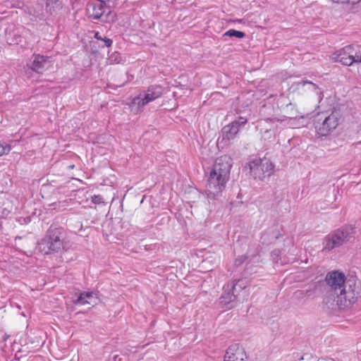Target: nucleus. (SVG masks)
<instances>
[{
	"instance_id": "f257e3e1",
	"label": "nucleus",
	"mask_w": 361,
	"mask_h": 361,
	"mask_svg": "<svg viewBox=\"0 0 361 361\" xmlns=\"http://www.w3.org/2000/svg\"><path fill=\"white\" fill-rule=\"evenodd\" d=\"M231 166V159L228 156H221L215 160L207 185V197L209 202L210 200L217 199L225 188L230 177Z\"/></svg>"
},
{
	"instance_id": "f03ea898",
	"label": "nucleus",
	"mask_w": 361,
	"mask_h": 361,
	"mask_svg": "<svg viewBox=\"0 0 361 361\" xmlns=\"http://www.w3.org/2000/svg\"><path fill=\"white\" fill-rule=\"evenodd\" d=\"M360 292V286L356 281H350L341 293L331 289L326 290L323 302L329 309L345 308L357 301Z\"/></svg>"
},
{
	"instance_id": "7ed1b4c3",
	"label": "nucleus",
	"mask_w": 361,
	"mask_h": 361,
	"mask_svg": "<svg viewBox=\"0 0 361 361\" xmlns=\"http://www.w3.org/2000/svg\"><path fill=\"white\" fill-rule=\"evenodd\" d=\"M65 230L63 227L52 224L44 236L38 242L37 249L44 255H52L64 249Z\"/></svg>"
},
{
	"instance_id": "20e7f679",
	"label": "nucleus",
	"mask_w": 361,
	"mask_h": 361,
	"mask_svg": "<svg viewBox=\"0 0 361 361\" xmlns=\"http://www.w3.org/2000/svg\"><path fill=\"white\" fill-rule=\"evenodd\" d=\"M355 233V228L350 225H345L331 231L324 238L322 251L329 252L342 246L353 239Z\"/></svg>"
},
{
	"instance_id": "39448f33",
	"label": "nucleus",
	"mask_w": 361,
	"mask_h": 361,
	"mask_svg": "<svg viewBox=\"0 0 361 361\" xmlns=\"http://www.w3.org/2000/svg\"><path fill=\"white\" fill-rule=\"evenodd\" d=\"M250 173L255 179L264 180L274 172V164L268 160L255 159L250 162Z\"/></svg>"
},
{
	"instance_id": "423d86ee",
	"label": "nucleus",
	"mask_w": 361,
	"mask_h": 361,
	"mask_svg": "<svg viewBox=\"0 0 361 361\" xmlns=\"http://www.w3.org/2000/svg\"><path fill=\"white\" fill-rule=\"evenodd\" d=\"M109 0H93L87 6V13L88 18L92 20L101 19L106 13V17L111 13V10L106 6V2Z\"/></svg>"
},
{
	"instance_id": "0eeeda50",
	"label": "nucleus",
	"mask_w": 361,
	"mask_h": 361,
	"mask_svg": "<svg viewBox=\"0 0 361 361\" xmlns=\"http://www.w3.org/2000/svg\"><path fill=\"white\" fill-rule=\"evenodd\" d=\"M163 94V87L160 85H151L147 90L140 93L133 99V103L138 106H144L148 103L160 97Z\"/></svg>"
},
{
	"instance_id": "6e6552de",
	"label": "nucleus",
	"mask_w": 361,
	"mask_h": 361,
	"mask_svg": "<svg viewBox=\"0 0 361 361\" xmlns=\"http://www.w3.org/2000/svg\"><path fill=\"white\" fill-rule=\"evenodd\" d=\"M325 281L328 285V289L339 291L346 288V285L350 281H355V279H349L346 281L345 275L339 271H333L329 272L325 278Z\"/></svg>"
},
{
	"instance_id": "1a4fd4ad",
	"label": "nucleus",
	"mask_w": 361,
	"mask_h": 361,
	"mask_svg": "<svg viewBox=\"0 0 361 361\" xmlns=\"http://www.w3.org/2000/svg\"><path fill=\"white\" fill-rule=\"evenodd\" d=\"M247 122V118L238 116L237 119L225 126L222 128L223 138L228 140H233L238 133L240 129L243 128Z\"/></svg>"
},
{
	"instance_id": "9d476101",
	"label": "nucleus",
	"mask_w": 361,
	"mask_h": 361,
	"mask_svg": "<svg viewBox=\"0 0 361 361\" xmlns=\"http://www.w3.org/2000/svg\"><path fill=\"white\" fill-rule=\"evenodd\" d=\"M353 47L352 44L347 45L331 55V59L334 62H338L344 66H350L354 63L353 59Z\"/></svg>"
},
{
	"instance_id": "9b49d317",
	"label": "nucleus",
	"mask_w": 361,
	"mask_h": 361,
	"mask_svg": "<svg viewBox=\"0 0 361 361\" xmlns=\"http://www.w3.org/2000/svg\"><path fill=\"white\" fill-rule=\"evenodd\" d=\"M338 125V118L334 114H331L326 117L322 123H318L315 125L317 134L319 136H326L329 135Z\"/></svg>"
},
{
	"instance_id": "f8f14e48",
	"label": "nucleus",
	"mask_w": 361,
	"mask_h": 361,
	"mask_svg": "<svg viewBox=\"0 0 361 361\" xmlns=\"http://www.w3.org/2000/svg\"><path fill=\"white\" fill-rule=\"evenodd\" d=\"M246 354L238 343L231 345L226 350L224 361H246Z\"/></svg>"
},
{
	"instance_id": "ddd939ff",
	"label": "nucleus",
	"mask_w": 361,
	"mask_h": 361,
	"mask_svg": "<svg viewBox=\"0 0 361 361\" xmlns=\"http://www.w3.org/2000/svg\"><path fill=\"white\" fill-rule=\"evenodd\" d=\"M238 298L232 289L228 288V285L224 286V291L219 298V302L222 307L231 309L235 306V302Z\"/></svg>"
},
{
	"instance_id": "4468645a",
	"label": "nucleus",
	"mask_w": 361,
	"mask_h": 361,
	"mask_svg": "<svg viewBox=\"0 0 361 361\" xmlns=\"http://www.w3.org/2000/svg\"><path fill=\"white\" fill-rule=\"evenodd\" d=\"M281 235L278 225L275 224L262 233L260 240L262 244L268 245L274 243Z\"/></svg>"
},
{
	"instance_id": "2eb2a0df",
	"label": "nucleus",
	"mask_w": 361,
	"mask_h": 361,
	"mask_svg": "<svg viewBox=\"0 0 361 361\" xmlns=\"http://www.w3.org/2000/svg\"><path fill=\"white\" fill-rule=\"evenodd\" d=\"M47 57L40 54H34L30 63L27 64L28 67L33 71L41 73H42L44 66L47 63Z\"/></svg>"
},
{
	"instance_id": "dca6fc26",
	"label": "nucleus",
	"mask_w": 361,
	"mask_h": 361,
	"mask_svg": "<svg viewBox=\"0 0 361 361\" xmlns=\"http://www.w3.org/2000/svg\"><path fill=\"white\" fill-rule=\"evenodd\" d=\"M228 288H231L238 298L243 297L244 298L248 294L246 290L247 281L245 279L235 280L231 283H228Z\"/></svg>"
},
{
	"instance_id": "f3484780",
	"label": "nucleus",
	"mask_w": 361,
	"mask_h": 361,
	"mask_svg": "<svg viewBox=\"0 0 361 361\" xmlns=\"http://www.w3.org/2000/svg\"><path fill=\"white\" fill-rule=\"evenodd\" d=\"M98 298L97 297V294L94 292H82L80 293L79 296L76 300L73 301L75 304L79 305H96Z\"/></svg>"
},
{
	"instance_id": "a211bd4d",
	"label": "nucleus",
	"mask_w": 361,
	"mask_h": 361,
	"mask_svg": "<svg viewBox=\"0 0 361 361\" xmlns=\"http://www.w3.org/2000/svg\"><path fill=\"white\" fill-rule=\"evenodd\" d=\"M37 3L41 6L45 4L46 11L50 15H54L63 7L60 0H37Z\"/></svg>"
},
{
	"instance_id": "6ab92c4d",
	"label": "nucleus",
	"mask_w": 361,
	"mask_h": 361,
	"mask_svg": "<svg viewBox=\"0 0 361 361\" xmlns=\"http://www.w3.org/2000/svg\"><path fill=\"white\" fill-rule=\"evenodd\" d=\"M298 88L306 87L305 90L309 91H317V94H322V92L319 90V87L314 82L309 80H301L297 83Z\"/></svg>"
},
{
	"instance_id": "aec40b11",
	"label": "nucleus",
	"mask_w": 361,
	"mask_h": 361,
	"mask_svg": "<svg viewBox=\"0 0 361 361\" xmlns=\"http://www.w3.org/2000/svg\"><path fill=\"white\" fill-rule=\"evenodd\" d=\"M353 47V59L354 63H361V44H352Z\"/></svg>"
},
{
	"instance_id": "412c9836",
	"label": "nucleus",
	"mask_w": 361,
	"mask_h": 361,
	"mask_svg": "<svg viewBox=\"0 0 361 361\" xmlns=\"http://www.w3.org/2000/svg\"><path fill=\"white\" fill-rule=\"evenodd\" d=\"M224 36H228V37H235L236 38H243L245 37V33L242 31L235 30L233 29L228 30L226 31Z\"/></svg>"
},
{
	"instance_id": "4be33fe9",
	"label": "nucleus",
	"mask_w": 361,
	"mask_h": 361,
	"mask_svg": "<svg viewBox=\"0 0 361 361\" xmlns=\"http://www.w3.org/2000/svg\"><path fill=\"white\" fill-rule=\"evenodd\" d=\"M11 149V148L9 145L0 141V156L8 154Z\"/></svg>"
},
{
	"instance_id": "5701e85b",
	"label": "nucleus",
	"mask_w": 361,
	"mask_h": 361,
	"mask_svg": "<svg viewBox=\"0 0 361 361\" xmlns=\"http://www.w3.org/2000/svg\"><path fill=\"white\" fill-rule=\"evenodd\" d=\"M281 252L279 249H275L271 252V257L274 262H278L280 259Z\"/></svg>"
},
{
	"instance_id": "b1692460",
	"label": "nucleus",
	"mask_w": 361,
	"mask_h": 361,
	"mask_svg": "<svg viewBox=\"0 0 361 361\" xmlns=\"http://www.w3.org/2000/svg\"><path fill=\"white\" fill-rule=\"evenodd\" d=\"M92 202H93L95 204L103 203V197L99 195H94L92 197Z\"/></svg>"
},
{
	"instance_id": "393cba45",
	"label": "nucleus",
	"mask_w": 361,
	"mask_h": 361,
	"mask_svg": "<svg viewBox=\"0 0 361 361\" xmlns=\"http://www.w3.org/2000/svg\"><path fill=\"white\" fill-rule=\"evenodd\" d=\"M298 121V120H297L296 117L289 118L290 125L293 126L294 128H300L301 126H303V124H300Z\"/></svg>"
},
{
	"instance_id": "a878e982",
	"label": "nucleus",
	"mask_w": 361,
	"mask_h": 361,
	"mask_svg": "<svg viewBox=\"0 0 361 361\" xmlns=\"http://www.w3.org/2000/svg\"><path fill=\"white\" fill-rule=\"evenodd\" d=\"M33 16L40 20L44 18V13L42 10L40 11H34Z\"/></svg>"
},
{
	"instance_id": "bb28decb",
	"label": "nucleus",
	"mask_w": 361,
	"mask_h": 361,
	"mask_svg": "<svg viewBox=\"0 0 361 361\" xmlns=\"http://www.w3.org/2000/svg\"><path fill=\"white\" fill-rule=\"evenodd\" d=\"M361 0H338L337 3L341 4H355L360 1Z\"/></svg>"
},
{
	"instance_id": "cd10ccee",
	"label": "nucleus",
	"mask_w": 361,
	"mask_h": 361,
	"mask_svg": "<svg viewBox=\"0 0 361 361\" xmlns=\"http://www.w3.org/2000/svg\"><path fill=\"white\" fill-rule=\"evenodd\" d=\"M311 292L312 290H306L305 291L304 290H298L296 292L297 294H298L299 296H304V295H311Z\"/></svg>"
},
{
	"instance_id": "c85d7f7f",
	"label": "nucleus",
	"mask_w": 361,
	"mask_h": 361,
	"mask_svg": "<svg viewBox=\"0 0 361 361\" xmlns=\"http://www.w3.org/2000/svg\"><path fill=\"white\" fill-rule=\"evenodd\" d=\"M102 41L104 42V46L106 47H110L113 43V41L111 39L106 37L103 38Z\"/></svg>"
},
{
	"instance_id": "c756f323",
	"label": "nucleus",
	"mask_w": 361,
	"mask_h": 361,
	"mask_svg": "<svg viewBox=\"0 0 361 361\" xmlns=\"http://www.w3.org/2000/svg\"><path fill=\"white\" fill-rule=\"evenodd\" d=\"M94 38L97 39V40H101V41L103 39V37L100 35L99 32H95Z\"/></svg>"
},
{
	"instance_id": "7c9ffc66",
	"label": "nucleus",
	"mask_w": 361,
	"mask_h": 361,
	"mask_svg": "<svg viewBox=\"0 0 361 361\" xmlns=\"http://www.w3.org/2000/svg\"><path fill=\"white\" fill-rule=\"evenodd\" d=\"M243 262V260L240 258V259H237L235 260V264H240V263H242Z\"/></svg>"
},
{
	"instance_id": "2f4dec72",
	"label": "nucleus",
	"mask_w": 361,
	"mask_h": 361,
	"mask_svg": "<svg viewBox=\"0 0 361 361\" xmlns=\"http://www.w3.org/2000/svg\"><path fill=\"white\" fill-rule=\"evenodd\" d=\"M74 167H75L74 164H71V165L67 166L68 169H74Z\"/></svg>"
},
{
	"instance_id": "473e14b6",
	"label": "nucleus",
	"mask_w": 361,
	"mask_h": 361,
	"mask_svg": "<svg viewBox=\"0 0 361 361\" xmlns=\"http://www.w3.org/2000/svg\"><path fill=\"white\" fill-rule=\"evenodd\" d=\"M333 2L337 3L338 0H331Z\"/></svg>"
},
{
	"instance_id": "72a5a7b5",
	"label": "nucleus",
	"mask_w": 361,
	"mask_h": 361,
	"mask_svg": "<svg viewBox=\"0 0 361 361\" xmlns=\"http://www.w3.org/2000/svg\"><path fill=\"white\" fill-rule=\"evenodd\" d=\"M300 119H304V116H300V117L299 118V120H300Z\"/></svg>"
}]
</instances>
